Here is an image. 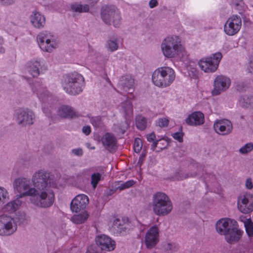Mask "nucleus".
Masks as SVG:
<instances>
[{"mask_svg":"<svg viewBox=\"0 0 253 253\" xmlns=\"http://www.w3.org/2000/svg\"><path fill=\"white\" fill-rule=\"evenodd\" d=\"M32 182L37 192L31 198V202L39 207H50L55 200V194L51 188L57 187V184L51 181L50 173L44 169L38 170L33 174Z\"/></svg>","mask_w":253,"mask_h":253,"instance_id":"1","label":"nucleus"},{"mask_svg":"<svg viewBox=\"0 0 253 253\" xmlns=\"http://www.w3.org/2000/svg\"><path fill=\"white\" fill-rule=\"evenodd\" d=\"M161 49L163 55L167 58H174L181 61H187L188 54L182 38L177 35H169L162 42Z\"/></svg>","mask_w":253,"mask_h":253,"instance_id":"2","label":"nucleus"},{"mask_svg":"<svg viewBox=\"0 0 253 253\" xmlns=\"http://www.w3.org/2000/svg\"><path fill=\"white\" fill-rule=\"evenodd\" d=\"M175 72L169 66L159 67L153 72L152 82L158 87L164 88L170 86L175 81Z\"/></svg>","mask_w":253,"mask_h":253,"instance_id":"3","label":"nucleus"},{"mask_svg":"<svg viewBox=\"0 0 253 253\" xmlns=\"http://www.w3.org/2000/svg\"><path fill=\"white\" fill-rule=\"evenodd\" d=\"M152 207L154 213L158 216H165L171 212L173 205L169 197L165 193L158 192L153 195Z\"/></svg>","mask_w":253,"mask_h":253,"instance_id":"4","label":"nucleus"},{"mask_svg":"<svg viewBox=\"0 0 253 253\" xmlns=\"http://www.w3.org/2000/svg\"><path fill=\"white\" fill-rule=\"evenodd\" d=\"M84 84V77L77 73L66 76L62 83L65 91L73 95L81 93L83 91Z\"/></svg>","mask_w":253,"mask_h":253,"instance_id":"5","label":"nucleus"},{"mask_svg":"<svg viewBox=\"0 0 253 253\" xmlns=\"http://www.w3.org/2000/svg\"><path fill=\"white\" fill-rule=\"evenodd\" d=\"M40 49L43 52L51 53L57 49L59 41L58 37L53 33L47 31L40 33L37 37Z\"/></svg>","mask_w":253,"mask_h":253,"instance_id":"6","label":"nucleus"},{"mask_svg":"<svg viewBox=\"0 0 253 253\" xmlns=\"http://www.w3.org/2000/svg\"><path fill=\"white\" fill-rule=\"evenodd\" d=\"M101 17L107 25L119 27L122 23V16L119 10L114 5H104L101 9Z\"/></svg>","mask_w":253,"mask_h":253,"instance_id":"7","label":"nucleus"},{"mask_svg":"<svg viewBox=\"0 0 253 253\" xmlns=\"http://www.w3.org/2000/svg\"><path fill=\"white\" fill-rule=\"evenodd\" d=\"M222 58L221 53L217 52L202 58L198 61V64L201 70L204 72L213 73L217 69Z\"/></svg>","mask_w":253,"mask_h":253,"instance_id":"8","label":"nucleus"},{"mask_svg":"<svg viewBox=\"0 0 253 253\" xmlns=\"http://www.w3.org/2000/svg\"><path fill=\"white\" fill-rule=\"evenodd\" d=\"M13 187L14 191L19 194V198L33 196L37 192L36 187H31L30 180L25 177L16 178L13 182Z\"/></svg>","mask_w":253,"mask_h":253,"instance_id":"9","label":"nucleus"},{"mask_svg":"<svg viewBox=\"0 0 253 253\" xmlns=\"http://www.w3.org/2000/svg\"><path fill=\"white\" fill-rule=\"evenodd\" d=\"M17 224L16 220L10 216H0V235L10 236L16 232Z\"/></svg>","mask_w":253,"mask_h":253,"instance_id":"10","label":"nucleus"},{"mask_svg":"<svg viewBox=\"0 0 253 253\" xmlns=\"http://www.w3.org/2000/svg\"><path fill=\"white\" fill-rule=\"evenodd\" d=\"M231 84L230 79L223 75H218L214 80L213 88L211 93L213 96H217L225 92Z\"/></svg>","mask_w":253,"mask_h":253,"instance_id":"11","label":"nucleus"},{"mask_svg":"<svg viewBox=\"0 0 253 253\" xmlns=\"http://www.w3.org/2000/svg\"><path fill=\"white\" fill-rule=\"evenodd\" d=\"M242 24V19L240 16L233 15L229 17L225 23L224 31L228 36H234L240 31Z\"/></svg>","mask_w":253,"mask_h":253,"instance_id":"12","label":"nucleus"},{"mask_svg":"<svg viewBox=\"0 0 253 253\" xmlns=\"http://www.w3.org/2000/svg\"><path fill=\"white\" fill-rule=\"evenodd\" d=\"M238 208L244 213L253 211V195L247 193L241 195L238 198Z\"/></svg>","mask_w":253,"mask_h":253,"instance_id":"13","label":"nucleus"},{"mask_svg":"<svg viewBox=\"0 0 253 253\" xmlns=\"http://www.w3.org/2000/svg\"><path fill=\"white\" fill-rule=\"evenodd\" d=\"M35 119L34 113L28 109L19 111L16 116L17 123L22 126L32 125L34 122Z\"/></svg>","mask_w":253,"mask_h":253,"instance_id":"14","label":"nucleus"},{"mask_svg":"<svg viewBox=\"0 0 253 253\" xmlns=\"http://www.w3.org/2000/svg\"><path fill=\"white\" fill-rule=\"evenodd\" d=\"M159 242V229L156 225L151 227L146 232L145 243L147 248L152 249Z\"/></svg>","mask_w":253,"mask_h":253,"instance_id":"15","label":"nucleus"},{"mask_svg":"<svg viewBox=\"0 0 253 253\" xmlns=\"http://www.w3.org/2000/svg\"><path fill=\"white\" fill-rule=\"evenodd\" d=\"M88 197L84 194H79L72 200L71 203V210L73 212L78 213L85 211V208L88 204Z\"/></svg>","mask_w":253,"mask_h":253,"instance_id":"16","label":"nucleus"},{"mask_svg":"<svg viewBox=\"0 0 253 253\" xmlns=\"http://www.w3.org/2000/svg\"><path fill=\"white\" fill-rule=\"evenodd\" d=\"M215 131L222 135H226L230 133L233 129L231 122L227 119L216 121L213 124Z\"/></svg>","mask_w":253,"mask_h":253,"instance_id":"17","label":"nucleus"},{"mask_svg":"<svg viewBox=\"0 0 253 253\" xmlns=\"http://www.w3.org/2000/svg\"><path fill=\"white\" fill-rule=\"evenodd\" d=\"M233 226H238L236 220L228 218H223L216 222L215 229L219 234L224 235Z\"/></svg>","mask_w":253,"mask_h":253,"instance_id":"18","label":"nucleus"},{"mask_svg":"<svg viewBox=\"0 0 253 253\" xmlns=\"http://www.w3.org/2000/svg\"><path fill=\"white\" fill-rule=\"evenodd\" d=\"M96 244L100 247L102 250L111 251L115 249V242L109 236L102 234L96 238Z\"/></svg>","mask_w":253,"mask_h":253,"instance_id":"19","label":"nucleus"},{"mask_svg":"<svg viewBox=\"0 0 253 253\" xmlns=\"http://www.w3.org/2000/svg\"><path fill=\"white\" fill-rule=\"evenodd\" d=\"M29 20L31 25L35 28L41 29L44 28L46 18L45 16L37 10H33L29 16Z\"/></svg>","mask_w":253,"mask_h":253,"instance_id":"20","label":"nucleus"},{"mask_svg":"<svg viewBox=\"0 0 253 253\" xmlns=\"http://www.w3.org/2000/svg\"><path fill=\"white\" fill-rule=\"evenodd\" d=\"M243 233L244 231L239 229L237 226H233L224 236L228 243L234 244L240 240Z\"/></svg>","mask_w":253,"mask_h":253,"instance_id":"21","label":"nucleus"},{"mask_svg":"<svg viewBox=\"0 0 253 253\" xmlns=\"http://www.w3.org/2000/svg\"><path fill=\"white\" fill-rule=\"evenodd\" d=\"M186 124L190 126H198L203 125L205 122L204 114L200 111H196L188 116L186 119Z\"/></svg>","mask_w":253,"mask_h":253,"instance_id":"22","label":"nucleus"},{"mask_svg":"<svg viewBox=\"0 0 253 253\" xmlns=\"http://www.w3.org/2000/svg\"><path fill=\"white\" fill-rule=\"evenodd\" d=\"M42 62L41 60L33 59L28 63L27 69L30 74L34 77L38 76L42 69Z\"/></svg>","mask_w":253,"mask_h":253,"instance_id":"23","label":"nucleus"},{"mask_svg":"<svg viewBox=\"0 0 253 253\" xmlns=\"http://www.w3.org/2000/svg\"><path fill=\"white\" fill-rule=\"evenodd\" d=\"M58 115L61 118H73L78 117V113L71 107L61 106L58 111Z\"/></svg>","mask_w":253,"mask_h":253,"instance_id":"24","label":"nucleus"},{"mask_svg":"<svg viewBox=\"0 0 253 253\" xmlns=\"http://www.w3.org/2000/svg\"><path fill=\"white\" fill-rule=\"evenodd\" d=\"M102 143L103 146L108 150H110L116 147V139L114 135L106 133L102 138Z\"/></svg>","mask_w":253,"mask_h":253,"instance_id":"25","label":"nucleus"},{"mask_svg":"<svg viewBox=\"0 0 253 253\" xmlns=\"http://www.w3.org/2000/svg\"><path fill=\"white\" fill-rule=\"evenodd\" d=\"M119 39L117 35L111 36L107 41L105 47L109 51L114 52L119 48Z\"/></svg>","mask_w":253,"mask_h":253,"instance_id":"26","label":"nucleus"},{"mask_svg":"<svg viewBox=\"0 0 253 253\" xmlns=\"http://www.w3.org/2000/svg\"><path fill=\"white\" fill-rule=\"evenodd\" d=\"M134 80L129 76L122 77L120 81V85L122 86L126 91L132 93Z\"/></svg>","mask_w":253,"mask_h":253,"instance_id":"27","label":"nucleus"},{"mask_svg":"<svg viewBox=\"0 0 253 253\" xmlns=\"http://www.w3.org/2000/svg\"><path fill=\"white\" fill-rule=\"evenodd\" d=\"M88 214L86 211H81L80 212L75 214L71 219V220L76 224L84 223L88 218Z\"/></svg>","mask_w":253,"mask_h":253,"instance_id":"28","label":"nucleus"},{"mask_svg":"<svg viewBox=\"0 0 253 253\" xmlns=\"http://www.w3.org/2000/svg\"><path fill=\"white\" fill-rule=\"evenodd\" d=\"M21 201L18 198L7 203L3 208L4 212H13L17 210L21 205Z\"/></svg>","mask_w":253,"mask_h":253,"instance_id":"29","label":"nucleus"},{"mask_svg":"<svg viewBox=\"0 0 253 253\" xmlns=\"http://www.w3.org/2000/svg\"><path fill=\"white\" fill-rule=\"evenodd\" d=\"M71 11L74 13H80L89 11V5L85 4H82L78 2H73L70 6Z\"/></svg>","mask_w":253,"mask_h":253,"instance_id":"30","label":"nucleus"},{"mask_svg":"<svg viewBox=\"0 0 253 253\" xmlns=\"http://www.w3.org/2000/svg\"><path fill=\"white\" fill-rule=\"evenodd\" d=\"M186 69L188 76L193 79L198 78V70L196 68V64L193 61H189L188 65L187 66Z\"/></svg>","mask_w":253,"mask_h":253,"instance_id":"31","label":"nucleus"},{"mask_svg":"<svg viewBox=\"0 0 253 253\" xmlns=\"http://www.w3.org/2000/svg\"><path fill=\"white\" fill-rule=\"evenodd\" d=\"M168 142L164 139H160L154 141L151 146V150L155 151L156 148L157 147L159 150H156L157 152H160L164 149H165L168 146Z\"/></svg>","mask_w":253,"mask_h":253,"instance_id":"32","label":"nucleus"},{"mask_svg":"<svg viewBox=\"0 0 253 253\" xmlns=\"http://www.w3.org/2000/svg\"><path fill=\"white\" fill-rule=\"evenodd\" d=\"M121 110L123 113L126 116L129 117L133 114V106L131 102L129 100L122 103Z\"/></svg>","mask_w":253,"mask_h":253,"instance_id":"33","label":"nucleus"},{"mask_svg":"<svg viewBox=\"0 0 253 253\" xmlns=\"http://www.w3.org/2000/svg\"><path fill=\"white\" fill-rule=\"evenodd\" d=\"M239 103L242 107L248 108L253 104V97L248 95L241 96L239 99Z\"/></svg>","mask_w":253,"mask_h":253,"instance_id":"34","label":"nucleus"},{"mask_svg":"<svg viewBox=\"0 0 253 253\" xmlns=\"http://www.w3.org/2000/svg\"><path fill=\"white\" fill-rule=\"evenodd\" d=\"M163 248L165 252L167 253H173L178 251L179 247L178 245L173 242H166L163 244Z\"/></svg>","mask_w":253,"mask_h":253,"instance_id":"35","label":"nucleus"},{"mask_svg":"<svg viewBox=\"0 0 253 253\" xmlns=\"http://www.w3.org/2000/svg\"><path fill=\"white\" fill-rule=\"evenodd\" d=\"M136 126L140 130H144L147 126V119L141 115H138L136 117Z\"/></svg>","mask_w":253,"mask_h":253,"instance_id":"36","label":"nucleus"},{"mask_svg":"<svg viewBox=\"0 0 253 253\" xmlns=\"http://www.w3.org/2000/svg\"><path fill=\"white\" fill-rule=\"evenodd\" d=\"M246 231L249 237H253V222L250 218L243 221Z\"/></svg>","mask_w":253,"mask_h":253,"instance_id":"37","label":"nucleus"},{"mask_svg":"<svg viewBox=\"0 0 253 253\" xmlns=\"http://www.w3.org/2000/svg\"><path fill=\"white\" fill-rule=\"evenodd\" d=\"M197 173H194L191 174H184L182 170H178L176 171L173 177V180H181L185 178L195 177Z\"/></svg>","mask_w":253,"mask_h":253,"instance_id":"38","label":"nucleus"},{"mask_svg":"<svg viewBox=\"0 0 253 253\" xmlns=\"http://www.w3.org/2000/svg\"><path fill=\"white\" fill-rule=\"evenodd\" d=\"M9 199V193L6 188L0 186V205Z\"/></svg>","mask_w":253,"mask_h":253,"instance_id":"39","label":"nucleus"},{"mask_svg":"<svg viewBox=\"0 0 253 253\" xmlns=\"http://www.w3.org/2000/svg\"><path fill=\"white\" fill-rule=\"evenodd\" d=\"M101 174L98 172L93 173L91 176V184L94 189H95L101 180Z\"/></svg>","mask_w":253,"mask_h":253,"instance_id":"40","label":"nucleus"},{"mask_svg":"<svg viewBox=\"0 0 253 253\" xmlns=\"http://www.w3.org/2000/svg\"><path fill=\"white\" fill-rule=\"evenodd\" d=\"M232 6L239 11L244 10L245 4L243 0H232Z\"/></svg>","mask_w":253,"mask_h":253,"instance_id":"41","label":"nucleus"},{"mask_svg":"<svg viewBox=\"0 0 253 253\" xmlns=\"http://www.w3.org/2000/svg\"><path fill=\"white\" fill-rule=\"evenodd\" d=\"M169 120L168 117H163L159 118L156 122L157 126L161 127L167 126L169 125Z\"/></svg>","mask_w":253,"mask_h":253,"instance_id":"42","label":"nucleus"},{"mask_svg":"<svg viewBox=\"0 0 253 253\" xmlns=\"http://www.w3.org/2000/svg\"><path fill=\"white\" fill-rule=\"evenodd\" d=\"M37 95L38 97L42 101L48 100L49 98L51 97L50 93L46 90H43L42 91H38Z\"/></svg>","mask_w":253,"mask_h":253,"instance_id":"43","label":"nucleus"},{"mask_svg":"<svg viewBox=\"0 0 253 253\" xmlns=\"http://www.w3.org/2000/svg\"><path fill=\"white\" fill-rule=\"evenodd\" d=\"M253 149V144L252 143H249L241 147L239 150V152L241 154H246L252 151Z\"/></svg>","mask_w":253,"mask_h":253,"instance_id":"44","label":"nucleus"},{"mask_svg":"<svg viewBox=\"0 0 253 253\" xmlns=\"http://www.w3.org/2000/svg\"><path fill=\"white\" fill-rule=\"evenodd\" d=\"M142 140L139 138H135L133 143V149L135 152L137 153H139L142 149Z\"/></svg>","mask_w":253,"mask_h":253,"instance_id":"45","label":"nucleus"},{"mask_svg":"<svg viewBox=\"0 0 253 253\" xmlns=\"http://www.w3.org/2000/svg\"><path fill=\"white\" fill-rule=\"evenodd\" d=\"M135 183L134 181L132 180L127 181L126 182L121 183L118 186V188L120 190H124L125 189L128 188L132 186Z\"/></svg>","mask_w":253,"mask_h":253,"instance_id":"46","label":"nucleus"},{"mask_svg":"<svg viewBox=\"0 0 253 253\" xmlns=\"http://www.w3.org/2000/svg\"><path fill=\"white\" fill-rule=\"evenodd\" d=\"M128 127V124L127 122H125L120 125V126H118V130L117 131L119 133L124 134L126 131Z\"/></svg>","mask_w":253,"mask_h":253,"instance_id":"47","label":"nucleus"},{"mask_svg":"<svg viewBox=\"0 0 253 253\" xmlns=\"http://www.w3.org/2000/svg\"><path fill=\"white\" fill-rule=\"evenodd\" d=\"M90 122L95 127H98L101 124V119L99 117H95L90 118Z\"/></svg>","mask_w":253,"mask_h":253,"instance_id":"48","label":"nucleus"},{"mask_svg":"<svg viewBox=\"0 0 253 253\" xmlns=\"http://www.w3.org/2000/svg\"><path fill=\"white\" fill-rule=\"evenodd\" d=\"M245 186L246 189L252 190L253 188V180L251 177H248L245 182Z\"/></svg>","mask_w":253,"mask_h":253,"instance_id":"49","label":"nucleus"},{"mask_svg":"<svg viewBox=\"0 0 253 253\" xmlns=\"http://www.w3.org/2000/svg\"><path fill=\"white\" fill-rule=\"evenodd\" d=\"M235 47V46L233 45V42H225L223 44V49L225 51H228Z\"/></svg>","mask_w":253,"mask_h":253,"instance_id":"50","label":"nucleus"},{"mask_svg":"<svg viewBox=\"0 0 253 253\" xmlns=\"http://www.w3.org/2000/svg\"><path fill=\"white\" fill-rule=\"evenodd\" d=\"M173 138L181 142L183 141V133L180 132H177L172 134Z\"/></svg>","mask_w":253,"mask_h":253,"instance_id":"51","label":"nucleus"},{"mask_svg":"<svg viewBox=\"0 0 253 253\" xmlns=\"http://www.w3.org/2000/svg\"><path fill=\"white\" fill-rule=\"evenodd\" d=\"M122 221L119 219H115L113 221V227L116 230H119L120 226H122Z\"/></svg>","mask_w":253,"mask_h":253,"instance_id":"52","label":"nucleus"},{"mask_svg":"<svg viewBox=\"0 0 253 253\" xmlns=\"http://www.w3.org/2000/svg\"><path fill=\"white\" fill-rule=\"evenodd\" d=\"M16 0H0V2L3 5L8 6L14 4Z\"/></svg>","mask_w":253,"mask_h":253,"instance_id":"53","label":"nucleus"},{"mask_svg":"<svg viewBox=\"0 0 253 253\" xmlns=\"http://www.w3.org/2000/svg\"><path fill=\"white\" fill-rule=\"evenodd\" d=\"M146 138L148 141L152 142L156 139V135L154 132H151L146 135Z\"/></svg>","mask_w":253,"mask_h":253,"instance_id":"54","label":"nucleus"},{"mask_svg":"<svg viewBox=\"0 0 253 253\" xmlns=\"http://www.w3.org/2000/svg\"><path fill=\"white\" fill-rule=\"evenodd\" d=\"M72 153L77 156H82L83 155V150L81 148H76L72 150Z\"/></svg>","mask_w":253,"mask_h":253,"instance_id":"55","label":"nucleus"},{"mask_svg":"<svg viewBox=\"0 0 253 253\" xmlns=\"http://www.w3.org/2000/svg\"><path fill=\"white\" fill-rule=\"evenodd\" d=\"M158 5L157 0H150L149 2V6L151 8L155 7Z\"/></svg>","mask_w":253,"mask_h":253,"instance_id":"56","label":"nucleus"},{"mask_svg":"<svg viewBox=\"0 0 253 253\" xmlns=\"http://www.w3.org/2000/svg\"><path fill=\"white\" fill-rule=\"evenodd\" d=\"M86 253H103L101 251L89 248L87 249Z\"/></svg>","mask_w":253,"mask_h":253,"instance_id":"57","label":"nucleus"},{"mask_svg":"<svg viewBox=\"0 0 253 253\" xmlns=\"http://www.w3.org/2000/svg\"><path fill=\"white\" fill-rule=\"evenodd\" d=\"M91 131V128L89 126H84L83 128V132L86 135H88Z\"/></svg>","mask_w":253,"mask_h":253,"instance_id":"58","label":"nucleus"},{"mask_svg":"<svg viewBox=\"0 0 253 253\" xmlns=\"http://www.w3.org/2000/svg\"><path fill=\"white\" fill-rule=\"evenodd\" d=\"M248 70L249 72L252 73H253V61H251L248 66Z\"/></svg>","mask_w":253,"mask_h":253,"instance_id":"59","label":"nucleus"},{"mask_svg":"<svg viewBox=\"0 0 253 253\" xmlns=\"http://www.w3.org/2000/svg\"><path fill=\"white\" fill-rule=\"evenodd\" d=\"M87 1H88L90 3H96L98 2V1L99 0H87Z\"/></svg>","mask_w":253,"mask_h":253,"instance_id":"60","label":"nucleus"},{"mask_svg":"<svg viewBox=\"0 0 253 253\" xmlns=\"http://www.w3.org/2000/svg\"><path fill=\"white\" fill-rule=\"evenodd\" d=\"M4 52H5V49L3 47L0 46V53H4Z\"/></svg>","mask_w":253,"mask_h":253,"instance_id":"61","label":"nucleus"},{"mask_svg":"<svg viewBox=\"0 0 253 253\" xmlns=\"http://www.w3.org/2000/svg\"><path fill=\"white\" fill-rule=\"evenodd\" d=\"M4 40L2 37L0 36V45H1L3 43Z\"/></svg>","mask_w":253,"mask_h":253,"instance_id":"62","label":"nucleus"},{"mask_svg":"<svg viewBox=\"0 0 253 253\" xmlns=\"http://www.w3.org/2000/svg\"><path fill=\"white\" fill-rule=\"evenodd\" d=\"M159 146H163V142H161V143L159 144Z\"/></svg>","mask_w":253,"mask_h":253,"instance_id":"63","label":"nucleus"},{"mask_svg":"<svg viewBox=\"0 0 253 253\" xmlns=\"http://www.w3.org/2000/svg\"><path fill=\"white\" fill-rule=\"evenodd\" d=\"M56 253H61V252L59 251V252H56Z\"/></svg>","mask_w":253,"mask_h":253,"instance_id":"64","label":"nucleus"}]
</instances>
